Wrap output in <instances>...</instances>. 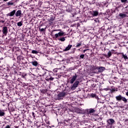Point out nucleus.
<instances>
[{
    "label": "nucleus",
    "mask_w": 128,
    "mask_h": 128,
    "mask_svg": "<svg viewBox=\"0 0 128 128\" xmlns=\"http://www.w3.org/2000/svg\"><path fill=\"white\" fill-rule=\"evenodd\" d=\"M18 26H22V21H20L17 23Z\"/></svg>",
    "instance_id": "26"
},
{
    "label": "nucleus",
    "mask_w": 128,
    "mask_h": 128,
    "mask_svg": "<svg viewBox=\"0 0 128 128\" xmlns=\"http://www.w3.org/2000/svg\"><path fill=\"white\" fill-rule=\"evenodd\" d=\"M72 44H68V46H66L65 49L63 50L64 52H68V50H70V48H72Z\"/></svg>",
    "instance_id": "16"
},
{
    "label": "nucleus",
    "mask_w": 128,
    "mask_h": 128,
    "mask_svg": "<svg viewBox=\"0 0 128 128\" xmlns=\"http://www.w3.org/2000/svg\"><path fill=\"white\" fill-rule=\"evenodd\" d=\"M110 52H111L112 54H116V51H114V50H111V51H110Z\"/></svg>",
    "instance_id": "36"
},
{
    "label": "nucleus",
    "mask_w": 128,
    "mask_h": 128,
    "mask_svg": "<svg viewBox=\"0 0 128 128\" xmlns=\"http://www.w3.org/2000/svg\"><path fill=\"white\" fill-rule=\"evenodd\" d=\"M16 10H12L11 12L6 14V16H14V14H16Z\"/></svg>",
    "instance_id": "11"
},
{
    "label": "nucleus",
    "mask_w": 128,
    "mask_h": 128,
    "mask_svg": "<svg viewBox=\"0 0 128 128\" xmlns=\"http://www.w3.org/2000/svg\"><path fill=\"white\" fill-rule=\"evenodd\" d=\"M40 92H42V94H46V92H48V89H42L40 90Z\"/></svg>",
    "instance_id": "24"
},
{
    "label": "nucleus",
    "mask_w": 128,
    "mask_h": 128,
    "mask_svg": "<svg viewBox=\"0 0 128 128\" xmlns=\"http://www.w3.org/2000/svg\"><path fill=\"white\" fill-rule=\"evenodd\" d=\"M77 114H84L87 116H90L92 114H94L96 110L94 108H90V109L84 110L82 108H76L75 110Z\"/></svg>",
    "instance_id": "1"
},
{
    "label": "nucleus",
    "mask_w": 128,
    "mask_h": 128,
    "mask_svg": "<svg viewBox=\"0 0 128 128\" xmlns=\"http://www.w3.org/2000/svg\"><path fill=\"white\" fill-rule=\"evenodd\" d=\"M52 60L51 59H47L46 60V64H52Z\"/></svg>",
    "instance_id": "20"
},
{
    "label": "nucleus",
    "mask_w": 128,
    "mask_h": 128,
    "mask_svg": "<svg viewBox=\"0 0 128 128\" xmlns=\"http://www.w3.org/2000/svg\"><path fill=\"white\" fill-rule=\"evenodd\" d=\"M98 72H102L104 70H106V68L102 66H98Z\"/></svg>",
    "instance_id": "14"
},
{
    "label": "nucleus",
    "mask_w": 128,
    "mask_h": 128,
    "mask_svg": "<svg viewBox=\"0 0 128 128\" xmlns=\"http://www.w3.org/2000/svg\"><path fill=\"white\" fill-rule=\"evenodd\" d=\"M14 74H18V72L15 70H14Z\"/></svg>",
    "instance_id": "45"
},
{
    "label": "nucleus",
    "mask_w": 128,
    "mask_h": 128,
    "mask_svg": "<svg viewBox=\"0 0 128 128\" xmlns=\"http://www.w3.org/2000/svg\"><path fill=\"white\" fill-rule=\"evenodd\" d=\"M66 12H72V5H68L66 8Z\"/></svg>",
    "instance_id": "12"
},
{
    "label": "nucleus",
    "mask_w": 128,
    "mask_h": 128,
    "mask_svg": "<svg viewBox=\"0 0 128 128\" xmlns=\"http://www.w3.org/2000/svg\"><path fill=\"white\" fill-rule=\"evenodd\" d=\"M100 4L98 3L97 4H96V6H98Z\"/></svg>",
    "instance_id": "51"
},
{
    "label": "nucleus",
    "mask_w": 128,
    "mask_h": 128,
    "mask_svg": "<svg viewBox=\"0 0 128 128\" xmlns=\"http://www.w3.org/2000/svg\"><path fill=\"white\" fill-rule=\"evenodd\" d=\"M32 54H38V52L36 50H32Z\"/></svg>",
    "instance_id": "27"
},
{
    "label": "nucleus",
    "mask_w": 128,
    "mask_h": 128,
    "mask_svg": "<svg viewBox=\"0 0 128 128\" xmlns=\"http://www.w3.org/2000/svg\"><path fill=\"white\" fill-rule=\"evenodd\" d=\"M110 88H104V90H106V92H108V90H110Z\"/></svg>",
    "instance_id": "39"
},
{
    "label": "nucleus",
    "mask_w": 128,
    "mask_h": 128,
    "mask_svg": "<svg viewBox=\"0 0 128 128\" xmlns=\"http://www.w3.org/2000/svg\"><path fill=\"white\" fill-rule=\"evenodd\" d=\"M94 0H94L92 1V4H94V2H94Z\"/></svg>",
    "instance_id": "46"
},
{
    "label": "nucleus",
    "mask_w": 128,
    "mask_h": 128,
    "mask_svg": "<svg viewBox=\"0 0 128 128\" xmlns=\"http://www.w3.org/2000/svg\"><path fill=\"white\" fill-rule=\"evenodd\" d=\"M56 17H54L52 16H50V18L48 19V22L50 26H54L56 22H54V20Z\"/></svg>",
    "instance_id": "7"
},
{
    "label": "nucleus",
    "mask_w": 128,
    "mask_h": 128,
    "mask_svg": "<svg viewBox=\"0 0 128 128\" xmlns=\"http://www.w3.org/2000/svg\"><path fill=\"white\" fill-rule=\"evenodd\" d=\"M87 50H84V52H86Z\"/></svg>",
    "instance_id": "47"
},
{
    "label": "nucleus",
    "mask_w": 128,
    "mask_h": 128,
    "mask_svg": "<svg viewBox=\"0 0 128 128\" xmlns=\"http://www.w3.org/2000/svg\"><path fill=\"white\" fill-rule=\"evenodd\" d=\"M116 122L114 120L110 118L107 120V126H112Z\"/></svg>",
    "instance_id": "9"
},
{
    "label": "nucleus",
    "mask_w": 128,
    "mask_h": 128,
    "mask_svg": "<svg viewBox=\"0 0 128 128\" xmlns=\"http://www.w3.org/2000/svg\"><path fill=\"white\" fill-rule=\"evenodd\" d=\"M82 42H77L76 44V48H80V46H82Z\"/></svg>",
    "instance_id": "23"
},
{
    "label": "nucleus",
    "mask_w": 128,
    "mask_h": 128,
    "mask_svg": "<svg viewBox=\"0 0 128 128\" xmlns=\"http://www.w3.org/2000/svg\"><path fill=\"white\" fill-rule=\"evenodd\" d=\"M80 26V23L77 24V26Z\"/></svg>",
    "instance_id": "48"
},
{
    "label": "nucleus",
    "mask_w": 128,
    "mask_h": 128,
    "mask_svg": "<svg viewBox=\"0 0 128 128\" xmlns=\"http://www.w3.org/2000/svg\"><path fill=\"white\" fill-rule=\"evenodd\" d=\"M116 100L118 102H124V104H126L128 102V100L122 96L121 94H119L115 97Z\"/></svg>",
    "instance_id": "4"
},
{
    "label": "nucleus",
    "mask_w": 128,
    "mask_h": 128,
    "mask_svg": "<svg viewBox=\"0 0 128 128\" xmlns=\"http://www.w3.org/2000/svg\"><path fill=\"white\" fill-rule=\"evenodd\" d=\"M112 52H110V51L108 52V58H110V56H112Z\"/></svg>",
    "instance_id": "32"
},
{
    "label": "nucleus",
    "mask_w": 128,
    "mask_h": 128,
    "mask_svg": "<svg viewBox=\"0 0 128 128\" xmlns=\"http://www.w3.org/2000/svg\"><path fill=\"white\" fill-rule=\"evenodd\" d=\"M91 98H96V94H90Z\"/></svg>",
    "instance_id": "31"
},
{
    "label": "nucleus",
    "mask_w": 128,
    "mask_h": 128,
    "mask_svg": "<svg viewBox=\"0 0 128 128\" xmlns=\"http://www.w3.org/2000/svg\"><path fill=\"white\" fill-rule=\"evenodd\" d=\"M26 76V73H22V78H24V77Z\"/></svg>",
    "instance_id": "34"
},
{
    "label": "nucleus",
    "mask_w": 128,
    "mask_h": 128,
    "mask_svg": "<svg viewBox=\"0 0 128 128\" xmlns=\"http://www.w3.org/2000/svg\"><path fill=\"white\" fill-rule=\"evenodd\" d=\"M6 116V112H4V110H2L0 108V116L2 118V116Z\"/></svg>",
    "instance_id": "18"
},
{
    "label": "nucleus",
    "mask_w": 128,
    "mask_h": 128,
    "mask_svg": "<svg viewBox=\"0 0 128 128\" xmlns=\"http://www.w3.org/2000/svg\"><path fill=\"white\" fill-rule=\"evenodd\" d=\"M84 54H82L81 55H80V60H84Z\"/></svg>",
    "instance_id": "29"
},
{
    "label": "nucleus",
    "mask_w": 128,
    "mask_h": 128,
    "mask_svg": "<svg viewBox=\"0 0 128 128\" xmlns=\"http://www.w3.org/2000/svg\"><path fill=\"white\" fill-rule=\"evenodd\" d=\"M74 50H76V48H74V50L73 54L74 53Z\"/></svg>",
    "instance_id": "50"
},
{
    "label": "nucleus",
    "mask_w": 128,
    "mask_h": 128,
    "mask_svg": "<svg viewBox=\"0 0 128 128\" xmlns=\"http://www.w3.org/2000/svg\"><path fill=\"white\" fill-rule=\"evenodd\" d=\"M128 8V6L125 8Z\"/></svg>",
    "instance_id": "52"
},
{
    "label": "nucleus",
    "mask_w": 128,
    "mask_h": 128,
    "mask_svg": "<svg viewBox=\"0 0 128 128\" xmlns=\"http://www.w3.org/2000/svg\"><path fill=\"white\" fill-rule=\"evenodd\" d=\"M32 115L34 118H36V114H34V112H32Z\"/></svg>",
    "instance_id": "38"
},
{
    "label": "nucleus",
    "mask_w": 128,
    "mask_h": 128,
    "mask_svg": "<svg viewBox=\"0 0 128 128\" xmlns=\"http://www.w3.org/2000/svg\"><path fill=\"white\" fill-rule=\"evenodd\" d=\"M4 0V2H8V0Z\"/></svg>",
    "instance_id": "49"
},
{
    "label": "nucleus",
    "mask_w": 128,
    "mask_h": 128,
    "mask_svg": "<svg viewBox=\"0 0 128 128\" xmlns=\"http://www.w3.org/2000/svg\"><path fill=\"white\" fill-rule=\"evenodd\" d=\"M96 85L94 84H92V88H96Z\"/></svg>",
    "instance_id": "40"
},
{
    "label": "nucleus",
    "mask_w": 128,
    "mask_h": 128,
    "mask_svg": "<svg viewBox=\"0 0 128 128\" xmlns=\"http://www.w3.org/2000/svg\"><path fill=\"white\" fill-rule=\"evenodd\" d=\"M45 122L47 125H46V126H47L48 128H52L54 126H50V121L48 120H45Z\"/></svg>",
    "instance_id": "19"
},
{
    "label": "nucleus",
    "mask_w": 128,
    "mask_h": 128,
    "mask_svg": "<svg viewBox=\"0 0 128 128\" xmlns=\"http://www.w3.org/2000/svg\"><path fill=\"white\" fill-rule=\"evenodd\" d=\"M7 4L8 6H13L14 4V2H9L7 3Z\"/></svg>",
    "instance_id": "33"
},
{
    "label": "nucleus",
    "mask_w": 128,
    "mask_h": 128,
    "mask_svg": "<svg viewBox=\"0 0 128 128\" xmlns=\"http://www.w3.org/2000/svg\"><path fill=\"white\" fill-rule=\"evenodd\" d=\"M124 120L125 122H128V119H124Z\"/></svg>",
    "instance_id": "43"
},
{
    "label": "nucleus",
    "mask_w": 128,
    "mask_h": 128,
    "mask_svg": "<svg viewBox=\"0 0 128 128\" xmlns=\"http://www.w3.org/2000/svg\"><path fill=\"white\" fill-rule=\"evenodd\" d=\"M35 126H36L38 128H46V124L40 121H35L34 122Z\"/></svg>",
    "instance_id": "5"
},
{
    "label": "nucleus",
    "mask_w": 128,
    "mask_h": 128,
    "mask_svg": "<svg viewBox=\"0 0 128 128\" xmlns=\"http://www.w3.org/2000/svg\"><path fill=\"white\" fill-rule=\"evenodd\" d=\"M66 94H68V92H66L64 91L60 92L58 94L57 98L59 100H63Z\"/></svg>",
    "instance_id": "6"
},
{
    "label": "nucleus",
    "mask_w": 128,
    "mask_h": 128,
    "mask_svg": "<svg viewBox=\"0 0 128 128\" xmlns=\"http://www.w3.org/2000/svg\"><path fill=\"white\" fill-rule=\"evenodd\" d=\"M15 16L16 18H22L24 16V14L22 13V10L15 12Z\"/></svg>",
    "instance_id": "8"
},
{
    "label": "nucleus",
    "mask_w": 128,
    "mask_h": 128,
    "mask_svg": "<svg viewBox=\"0 0 128 128\" xmlns=\"http://www.w3.org/2000/svg\"><path fill=\"white\" fill-rule=\"evenodd\" d=\"M110 94H114L115 92H118V88L112 86V88L110 89Z\"/></svg>",
    "instance_id": "15"
},
{
    "label": "nucleus",
    "mask_w": 128,
    "mask_h": 128,
    "mask_svg": "<svg viewBox=\"0 0 128 128\" xmlns=\"http://www.w3.org/2000/svg\"><path fill=\"white\" fill-rule=\"evenodd\" d=\"M31 64L34 66H38V61L32 62H31Z\"/></svg>",
    "instance_id": "21"
},
{
    "label": "nucleus",
    "mask_w": 128,
    "mask_h": 128,
    "mask_svg": "<svg viewBox=\"0 0 128 128\" xmlns=\"http://www.w3.org/2000/svg\"><path fill=\"white\" fill-rule=\"evenodd\" d=\"M90 14L92 16H100V13H98V10H92V12H90Z\"/></svg>",
    "instance_id": "10"
},
{
    "label": "nucleus",
    "mask_w": 128,
    "mask_h": 128,
    "mask_svg": "<svg viewBox=\"0 0 128 128\" xmlns=\"http://www.w3.org/2000/svg\"><path fill=\"white\" fill-rule=\"evenodd\" d=\"M46 72H48V70L42 68L40 70V72L42 76H44L46 74Z\"/></svg>",
    "instance_id": "17"
},
{
    "label": "nucleus",
    "mask_w": 128,
    "mask_h": 128,
    "mask_svg": "<svg viewBox=\"0 0 128 128\" xmlns=\"http://www.w3.org/2000/svg\"><path fill=\"white\" fill-rule=\"evenodd\" d=\"M2 32L3 34L6 36V34H8V27L4 26L2 28Z\"/></svg>",
    "instance_id": "13"
},
{
    "label": "nucleus",
    "mask_w": 128,
    "mask_h": 128,
    "mask_svg": "<svg viewBox=\"0 0 128 128\" xmlns=\"http://www.w3.org/2000/svg\"><path fill=\"white\" fill-rule=\"evenodd\" d=\"M40 32H44V28H42L40 29Z\"/></svg>",
    "instance_id": "41"
},
{
    "label": "nucleus",
    "mask_w": 128,
    "mask_h": 128,
    "mask_svg": "<svg viewBox=\"0 0 128 128\" xmlns=\"http://www.w3.org/2000/svg\"><path fill=\"white\" fill-rule=\"evenodd\" d=\"M53 72H58V69H54L53 70Z\"/></svg>",
    "instance_id": "42"
},
{
    "label": "nucleus",
    "mask_w": 128,
    "mask_h": 128,
    "mask_svg": "<svg viewBox=\"0 0 128 128\" xmlns=\"http://www.w3.org/2000/svg\"><path fill=\"white\" fill-rule=\"evenodd\" d=\"M76 78H78V74H75L74 76L70 78V83L72 84H73L71 86L72 90H74L76 88V87L78 86V84H80V81L78 80H76Z\"/></svg>",
    "instance_id": "3"
},
{
    "label": "nucleus",
    "mask_w": 128,
    "mask_h": 128,
    "mask_svg": "<svg viewBox=\"0 0 128 128\" xmlns=\"http://www.w3.org/2000/svg\"><path fill=\"white\" fill-rule=\"evenodd\" d=\"M22 56H18L17 57L18 60H20Z\"/></svg>",
    "instance_id": "35"
},
{
    "label": "nucleus",
    "mask_w": 128,
    "mask_h": 128,
    "mask_svg": "<svg viewBox=\"0 0 128 128\" xmlns=\"http://www.w3.org/2000/svg\"><path fill=\"white\" fill-rule=\"evenodd\" d=\"M0 22H2V24H4V20H1Z\"/></svg>",
    "instance_id": "44"
},
{
    "label": "nucleus",
    "mask_w": 128,
    "mask_h": 128,
    "mask_svg": "<svg viewBox=\"0 0 128 128\" xmlns=\"http://www.w3.org/2000/svg\"><path fill=\"white\" fill-rule=\"evenodd\" d=\"M126 14H124L122 13H120L119 14V16H120L122 18H126Z\"/></svg>",
    "instance_id": "22"
},
{
    "label": "nucleus",
    "mask_w": 128,
    "mask_h": 128,
    "mask_svg": "<svg viewBox=\"0 0 128 128\" xmlns=\"http://www.w3.org/2000/svg\"><path fill=\"white\" fill-rule=\"evenodd\" d=\"M122 58L125 60H126L128 59V56L124 55V54H122Z\"/></svg>",
    "instance_id": "30"
},
{
    "label": "nucleus",
    "mask_w": 128,
    "mask_h": 128,
    "mask_svg": "<svg viewBox=\"0 0 128 128\" xmlns=\"http://www.w3.org/2000/svg\"><path fill=\"white\" fill-rule=\"evenodd\" d=\"M98 66H92V70H98Z\"/></svg>",
    "instance_id": "25"
},
{
    "label": "nucleus",
    "mask_w": 128,
    "mask_h": 128,
    "mask_svg": "<svg viewBox=\"0 0 128 128\" xmlns=\"http://www.w3.org/2000/svg\"><path fill=\"white\" fill-rule=\"evenodd\" d=\"M54 32H60L56 34H54ZM51 34H52V36L53 38H57L58 40H60V42H64L66 40V37H62L61 36H64V31H62L61 30H55L52 31Z\"/></svg>",
    "instance_id": "2"
},
{
    "label": "nucleus",
    "mask_w": 128,
    "mask_h": 128,
    "mask_svg": "<svg viewBox=\"0 0 128 128\" xmlns=\"http://www.w3.org/2000/svg\"><path fill=\"white\" fill-rule=\"evenodd\" d=\"M126 14H128V12H126Z\"/></svg>",
    "instance_id": "53"
},
{
    "label": "nucleus",
    "mask_w": 128,
    "mask_h": 128,
    "mask_svg": "<svg viewBox=\"0 0 128 128\" xmlns=\"http://www.w3.org/2000/svg\"><path fill=\"white\" fill-rule=\"evenodd\" d=\"M54 80V78L52 76L48 78V80Z\"/></svg>",
    "instance_id": "37"
},
{
    "label": "nucleus",
    "mask_w": 128,
    "mask_h": 128,
    "mask_svg": "<svg viewBox=\"0 0 128 128\" xmlns=\"http://www.w3.org/2000/svg\"><path fill=\"white\" fill-rule=\"evenodd\" d=\"M120 1L122 4H128V0H120Z\"/></svg>",
    "instance_id": "28"
}]
</instances>
